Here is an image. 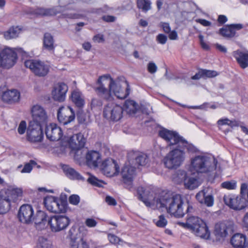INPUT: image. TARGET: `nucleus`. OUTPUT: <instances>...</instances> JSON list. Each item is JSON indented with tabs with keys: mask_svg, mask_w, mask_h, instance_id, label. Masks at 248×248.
Masks as SVG:
<instances>
[{
	"mask_svg": "<svg viewBox=\"0 0 248 248\" xmlns=\"http://www.w3.org/2000/svg\"><path fill=\"white\" fill-rule=\"evenodd\" d=\"M137 193L138 198L153 209L165 207L168 213L177 217H183L185 214L184 202L180 195L170 196L166 194L159 196L153 190L145 189L142 186L138 188Z\"/></svg>",
	"mask_w": 248,
	"mask_h": 248,
	"instance_id": "obj_1",
	"label": "nucleus"
},
{
	"mask_svg": "<svg viewBox=\"0 0 248 248\" xmlns=\"http://www.w3.org/2000/svg\"><path fill=\"white\" fill-rule=\"evenodd\" d=\"M217 160L213 156L202 155L191 159L189 170L194 174L209 173L216 170Z\"/></svg>",
	"mask_w": 248,
	"mask_h": 248,
	"instance_id": "obj_2",
	"label": "nucleus"
},
{
	"mask_svg": "<svg viewBox=\"0 0 248 248\" xmlns=\"http://www.w3.org/2000/svg\"><path fill=\"white\" fill-rule=\"evenodd\" d=\"M183 226L190 229L197 236L204 239L210 238V232L206 224L197 217H190L186 223H180Z\"/></svg>",
	"mask_w": 248,
	"mask_h": 248,
	"instance_id": "obj_3",
	"label": "nucleus"
},
{
	"mask_svg": "<svg viewBox=\"0 0 248 248\" xmlns=\"http://www.w3.org/2000/svg\"><path fill=\"white\" fill-rule=\"evenodd\" d=\"M186 146L182 147L177 145L176 147L170 151L163 159V162L166 168L169 169H176L179 167L184 162L186 158L185 150Z\"/></svg>",
	"mask_w": 248,
	"mask_h": 248,
	"instance_id": "obj_4",
	"label": "nucleus"
},
{
	"mask_svg": "<svg viewBox=\"0 0 248 248\" xmlns=\"http://www.w3.org/2000/svg\"><path fill=\"white\" fill-rule=\"evenodd\" d=\"M111 77L109 75L100 76L97 79L93 87V89L97 95L101 99L106 101H111L113 99L112 90L109 87L107 88L106 84L108 80L110 81Z\"/></svg>",
	"mask_w": 248,
	"mask_h": 248,
	"instance_id": "obj_5",
	"label": "nucleus"
},
{
	"mask_svg": "<svg viewBox=\"0 0 248 248\" xmlns=\"http://www.w3.org/2000/svg\"><path fill=\"white\" fill-rule=\"evenodd\" d=\"M16 189L9 187L0 191V214L8 212L11 207V202H15Z\"/></svg>",
	"mask_w": 248,
	"mask_h": 248,
	"instance_id": "obj_6",
	"label": "nucleus"
},
{
	"mask_svg": "<svg viewBox=\"0 0 248 248\" xmlns=\"http://www.w3.org/2000/svg\"><path fill=\"white\" fill-rule=\"evenodd\" d=\"M109 87L113 93L119 99L125 98L130 93V86L128 82L124 80H114L111 77L109 81Z\"/></svg>",
	"mask_w": 248,
	"mask_h": 248,
	"instance_id": "obj_7",
	"label": "nucleus"
},
{
	"mask_svg": "<svg viewBox=\"0 0 248 248\" xmlns=\"http://www.w3.org/2000/svg\"><path fill=\"white\" fill-rule=\"evenodd\" d=\"M124 108L114 103H109L104 108L103 115L107 119L113 122L120 120L123 117Z\"/></svg>",
	"mask_w": 248,
	"mask_h": 248,
	"instance_id": "obj_8",
	"label": "nucleus"
},
{
	"mask_svg": "<svg viewBox=\"0 0 248 248\" xmlns=\"http://www.w3.org/2000/svg\"><path fill=\"white\" fill-rule=\"evenodd\" d=\"M24 65L29 68L36 76L44 77L47 75L49 71V66L44 62L37 60H30L24 62Z\"/></svg>",
	"mask_w": 248,
	"mask_h": 248,
	"instance_id": "obj_9",
	"label": "nucleus"
},
{
	"mask_svg": "<svg viewBox=\"0 0 248 248\" xmlns=\"http://www.w3.org/2000/svg\"><path fill=\"white\" fill-rule=\"evenodd\" d=\"M16 48L5 47L0 51V68L9 69L15 64Z\"/></svg>",
	"mask_w": 248,
	"mask_h": 248,
	"instance_id": "obj_10",
	"label": "nucleus"
},
{
	"mask_svg": "<svg viewBox=\"0 0 248 248\" xmlns=\"http://www.w3.org/2000/svg\"><path fill=\"white\" fill-rule=\"evenodd\" d=\"M159 135L167 141L169 145L180 146L182 144V147H184L188 144L185 140L183 139L177 133L173 131L164 129L159 131Z\"/></svg>",
	"mask_w": 248,
	"mask_h": 248,
	"instance_id": "obj_11",
	"label": "nucleus"
},
{
	"mask_svg": "<svg viewBox=\"0 0 248 248\" xmlns=\"http://www.w3.org/2000/svg\"><path fill=\"white\" fill-rule=\"evenodd\" d=\"M43 139L42 125L30 122L27 130V139L31 142H40Z\"/></svg>",
	"mask_w": 248,
	"mask_h": 248,
	"instance_id": "obj_12",
	"label": "nucleus"
},
{
	"mask_svg": "<svg viewBox=\"0 0 248 248\" xmlns=\"http://www.w3.org/2000/svg\"><path fill=\"white\" fill-rule=\"evenodd\" d=\"M70 219L66 216L55 215L50 217L48 221L52 232H58L66 229L69 225Z\"/></svg>",
	"mask_w": 248,
	"mask_h": 248,
	"instance_id": "obj_13",
	"label": "nucleus"
},
{
	"mask_svg": "<svg viewBox=\"0 0 248 248\" xmlns=\"http://www.w3.org/2000/svg\"><path fill=\"white\" fill-rule=\"evenodd\" d=\"M233 224L231 222H223L217 223L215 227L214 234L218 240L223 239L233 231Z\"/></svg>",
	"mask_w": 248,
	"mask_h": 248,
	"instance_id": "obj_14",
	"label": "nucleus"
},
{
	"mask_svg": "<svg viewBox=\"0 0 248 248\" xmlns=\"http://www.w3.org/2000/svg\"><path fill=\"white\" fill-rule=\"evenodd\" d=\"M57 119L60 124L65 125L74 121L75 114L71 107L62 106L57 111Z\"/></svg>",
	"mask_w": 248,
	"mask_h": 248,
	"instance_id": "obj_15",
	"label": "nucleus"
},
{
	"mask_svg": "<svg viewBox=\"0 0 248 248\" xmlns=\"http://www.w3.org/2000/svg\"><path fill=\"white\" fill-rule=\"evenodd\" d=\"M31 111L32 120L30 122H34L41 125L47 122L48 117L47 112L41 106L34 105L31 107Z\"/></svg>",
	"mask_w": 248,
	"mask_h": 248,
	"instance_id": "obj_16",
	"label": "nucleus"
},
{
	"mask_svg": "<svg viewBox=\"0 0 248 248\" xmlns=\"http://www.w3.org/2000/svg\"><path fill=\"white\" fill-rule=\"evenodd\" d=\"M86 139L81 133L74 134L70 137L69 140L70 147L73 150H77L74 156L75 159H80V157H78V155L81 154V152L79 150L84 147Z\"/></svg>",
	"mask_w": 248,
	"mask_h": 248,
	"instance_id": "obj_17",
	"label": "nucleus"
},
{
	"mask_svg": "<svg viewBox=\"0 0 248 248\" xmlns=\"http://www.w3.org/2000/svg\"><path fill=\"white\" fill-rule=\"evenodd\" d=\"M133 164H126L123 168L121 174L125 187L131 190L133 187V180L135 176L136 168Z\"/></svg>",
	"mask_w": 248,
	"mask_h": 248,
	"instance_id": "obj_18",
	"label": "nucleus"
},
{
	"mask_svg": "<svg viewBox=\"0 0 248 248\" xmlns=\"http://www.w3.org/2000/svg\"><path fill=\"white\" fill-rule=\"evenodd\" d=\"M101 170L107 176L112 177L119 173V166L114 159L108 158L102 162Z\"/></svg>",
	"mask_w": 248,
	"mask_h": 248,
	"instance_id": "obj_19",
	"label": "nucleus"
},
{
	"mask_svg": "<svg viewBox=\"0 0 248 248\" xmlns=\"http://www.w3.org/2000/svg\"><path fill=\"white\" fill-rule=\"evenodd\" d=\"M60 201L53 196L46 197L44 200V204L47 210L51 212L60 213L65 211V207L60 203Z\"/></svg>",
	"mask_w": 248,
	"mask_h": 248,
	"instance_id": "obj_20",
	"label": "nucleus"
},
{
	"mask_svg": "<svg viewBox=\"0 0 248 248\" xmlns=\"http://www.w3.org/2000/svg\"><path fill=\"white\" fill-rule=\"evenodd\" d=\"M19 220L23 223L29 224L33 220L34 211L32 207L29 204H23L19 208L18 212Z\"/></svg>",
	"mask_w": 248,
	"mask_h": 248,
	"instance_id": "obj_21",
	"label": "nucleus"
},
{
	"mask_svg": "<svg viewBox=\"0 0 248 248\" xmlns=\"http://www.w3.org/2000/svg\"><path fill=\"white\" fill-rule=\"evenodd\" d=\"M196 198L200 203L208 207H211L214 204V199L212 189L209 187L204 188L199 192L196 195Z\"/></svg>",
	"mask_w": 248,
	"mask_h": 248,
	"instance_id": "obj_22",
	"label": "nucleus"
},
{
	"mask_svg": "<svg viewBox=\"0 0 248 248\" xmlns=\"http://www.w3.org/2000/svg\"><path fill=\"white\" fill-rule=\"evenodd\" d=\"M45 132L46 138L50 141H58L63 135L61 127L54 123L46 125Z\"/></svg>",
	"mask_w": 248,
	"mask_h": 248,
	"instance_id": "obj_23",
	"label": "nucleus"
},
{
	"mask_svg": "<svg viewBox=\"0 0 248 248\" xmlns=\"http://www.w3.org/2000/svg\"><path fill=\"white\" fill-rule=\"evenodd\" d=\"M225 203L230 208L240 210L244 209L246 206V200L241 197H237L232 198L229 196H224L223 198Z\"/></svg>",
	"mask_w": 248,
	"mask_h": 248,
	"instance_id": "obj_24",
	"label": "nucleus"
},
{
	"mask_svg": "<svg viewBox=\"0 0 248 248\" xmlns=\"http://www.w3.org/2000/svg\"><path fill=\"white\" fill-rule=\"evenodd\" d=\"M127 158L129 164H137L139 165L144 166L149 161L148 156L146 154L136 152H131L128 154Z\"/></svg>",
	"mask_w": 248,
	"mask_h": 248,
	"instance_id": "obj_25",
	"label": "nucleus"
},
{
	"mask_svg": "<svg viewBox=\"0 0 248 248\" xmlns=\"http://www.w3.org/2000/svg\"><path fill=\"white\" fill-rule=\"evenodd\" d=\"M68 86L63 83L57 84L52 91V98L55 101L62 102L65 99Z\"/></svg>",
	"mask_w": 248,
	"mask_h": 248,
	"instance_id": "obj_26",
	"label": "nucleus"
},
{
	"mask_svg": "<svg viewBox=\"0 0 248 248\" xmlns=\"http://www.w3.org/2000/svg\"><path fill=\"white\" fill-rule=\"evenodd\" d=\"M46 214L42 211L37 212L36 215L33 216V220L35 224V227L38 230H42L46 227L49 219Z\"/></svg>",
	"mask_w": 248,
	"mask_h": 248,
	"instance_id": "obj_27",
	"label": "nucleus"
},
{
	"mask_svg": "<svg viewBox=\"0 0 248 248\" xmlns=\"http://www.w3.org/2000/svg\"><path fill=\"white\" fill-rule=\"evenodd\" d=\"M232 55L240 67L245 69L248 67V51L238 49L233 52Z\"/></svg>",
	"mask_w": 248,
	"mask_h": 248,
	"instance_id": "obj_28",
	"label": "nucleus"
},
{
	"mask_svg": "<svg viewBox=\"0 0 248 248\" xmlns=\"http://www.w3.org/2000/svg\"><path fill=\"white\" fill-rule=\"evenodd\" d=\"M243 27L241 24H231L220 29L219 33L225 37H233L235 34V30H240Z\"/></svg>",
	"mask_w": 248,
	"mask_h": 248,
	"instance_id": "obj_29",
	"label": "nucleus"
},
{
	"mask_svg": "<svg viewBox=\"0 0 248 248\" xmlns=\"http://www.w3.org/2000/svg\"><path fill=\"white\" fill-rule=\"evenodd\" d=\"M231 245L234 248H245L247 246L246 237L241 233H236L231 238Z\"/></svg>",
	"mask_w": 248,
	"mask_h": 248,
	"instance_id": "obj_30",
	"label": "nucleus"
},
{
	"mask_svg": "<svg viewBox=\"0 0 248 248\" xmlns=\"http://www.w3.org/2000/svg\"><path fill=\"white\" fill-rule=\"evenodd\" d=\"M87 165L90 167H96L101 161V156L98 152L92 151L89 152L86 156Z\"/></svg>",
	"mask_w": 248,
	"mask_h": 248,
	"instance_id": "obj_31",
	"label": "nucleus"
},
{
	"mask_svg": "<svg viewBox=\"0 0 248 248\" xmlns=\"http://www.w3.org/2000/svg\"><path fill=\"white\" fill-rule=\"evenodd\" d=\"M62 170L65 175L70 179L79 181L84 180L83 177L78 171L68 165H63Z\"/></svg>",
	"mask_w": 248,
	"mask_h": 248,
	"instance_id": "obj_32",
	"label": "nucleus"
},
{
	"mask_svg": "<svg viewBox=\"0 0 248 248\" xmlns=\"http://www.w3.org/2000/svg\"><path fill=\"white\" fill-rule=\"evenodd\" d=\"M71 234L70 248H88L87 244L83 241L81 237H76L73 235L72 230L69 231Z\"/></svg>",
	"mask_w": 248,
	"mask_h": 248,
	"instance_id": "obj_33",
	"label": "nucleus"
},
{
	"mask_svg": "<svg viewBox=\"0 0 248 248\" xmlns=\"http://www.w3.org/2000/svg\"><path fill=\"white\" fill-rule=\"evenodd\" d=\"M71 100L75 105L79 108H82L85 104L84 97L82 93L78 90L74 91L71 93Z\"/></svg>",
	"mask_w": 248,
	"mask_h": 248,
	"instance_id": "obj_34",
	"label": "nucleus"
},
{
	"mask_svg": "<svg viewBox=\"0 0 248 248\" xmlns=\"http://www.w3.org/2000/svg\"><path fill=\"white\" fill-rule=\"evenodd\" d=\"M43 47L49 51H53L54 50V40L52 35L49 33L46 32L44 34Z\"/></svg>",
	"mask_w": 248,
	"mask_h": 248,
	"instance_id": "obj_35",
	"label": "nucleus"
},
{
	"mask_svg": "<svg viewBox=\"0 0 248 248\" xmlns=\"http://www.w3.org/2000/svg\"><path fill=\"white\" fill-rule=\"evenodd\" d=\"M124 110L129 114H135L139 108L138 104L132 100H127L124 105Z\"/></svg>",
	"mask_w": 248,
	"mask_h": 248,
	"instance_id": "obj_36",
	"label": "nucleus"
},
{
	"mask_svg": "<svg viewBox=\"0 0 248 248\" xmlns=\"http://www.w3.org/2000/svg\"><path fill=\"white\" fill-rule=\"evenodd\" d=\"M16 97V89L7 90L3 92L2 95L1 99L2 101L5 103L11 104L15 101Z\"/></svg>",
	"mask_w": 248,
	"mask_h": 248,
	"instance_id": "obj_37",
	"label": "nucleus"
},
{
	"mask_svg": "<svg viewBox=\"0 0 248 248\" xmlns=\"http://www.w3.org/2000/svg\"><path fill=\"white\" fill-rule=\"evenodd\" d=\"M137 7L144 12H147L151 9V2L150 0H137Z\"/></svg>",
	"mask_w": 248,
	"mask_h": 248,
	"instance_id": "obj_38",
	"label": "nucleus"
},
{
	"mask_svg": "<svg viewBox=\"0 0 248 248\" xmlns=\"http://www.w3.org/2000/svg\"><path fill=\"white\" fill-rule=\"evenodd\" d=\"M184 184L187 188L191 190L197 188L199 186L197 179L192 177L187 178Z\"/></svg>",
	"mask_w": 248,
	"mask_h": 248,
	"instance_id": "obj_39",
	"label": "nucleus"
},
{
	"mask_svg": "<svg viewBox=\"0 0 248 248\" xmlns=\"http://www.w3.org/2000/svg\"><path fill=\"white\" fill-rule=\"evenodd\" d=\"M39 248H52L51 241L44 236H40L38 239Z\"/></svg>",
	"mask_w": 248,
	"mask_h": 248,
	"instance_id": "obj_40",
	"label": "nucleus"
},
{
	"mask_svg": "<svg viewBox=\"0 0 248 248\" xmlns=\"http://www.w3.org/2000/svg\"><path fill=\"white\" fill-rule=\"evenodd\" d=\"M36 14L41 16H54L56 15L57 12L52 9L40 8L36 10Z\"/></svg>",
	"mask_w": 248,
	"mask_h": 248,
	"instance_id": "obj_41",
	"label": "nucleus"
},
{
	"mask_svg": "<svg viewBox=\"0 0 248 248\" xmlns=\"http://www.w3.org/2000/svg\"><path fill=\"white\" fill-rule=\"evenodd\" d=\"M186 173L184 170H179L177 172L175 181L178 183H181L184 182L186 180L187 178Z\"/></svg>",
	"mask_w": 248,
	"mask_h": 248,
	"instance_id": "obj_42",
	"label": "nucleus"
},
{
	"mask_svg": "<svg viewBox=\"0 0 248 248\" xmlns=\"http://www.w3.org/2000/svg\"><path fill=\"white\" fill-rule=\"evenodd\" d=\"M37 165V163L34 160H31L28 163H26L24 168L21 170L22 173H29L31 171L33 166Z\"/></svg>",
	"mask_w": 248,
	"mask_h": 248,
	"instance_id": "obj_43",
	"label": "nucleus"
},
{
	"mask_svg": "<svg viewBox=\"0 0 248 248\" xmlns=\"http://www.w3.org/2000/svg\"><path fill=\"white\" fill-rule=\"evenodd\" d=\"M87 181L93 186L98 187H101L104 184L103 181L98 180L96 177L91 176L87 180Z\"/></svg>",
	"mask_w": 248,
	"mask_h": 248,
	"instance_id": "obj_44",
	"label": "nucleus"
},
{
	"mask_svg": "<svg viewBox=\"0 0 248 248\" xmlns=\"http://www.w3.org/2000/svg\"><path fill=\"white\" fill-rule=\"evenodd\" d=\"M4 36L7 40L14 38L16 36V29L14 27L11 28L8 31L4 32Z\"/></svg>",
	"mask_w": 248,
	"mask_h": 248,
	"instance_id": "obj_45",
	"label": "nucleus"
},
{
	"mask_svg": "<svg viewBox=\"0 0 248 248\" xmlns=\"http://www.w3.org/2000/svg\"><path fill=\"white\" fill-rule=\"evenodd\" d=\"M155 223L157 227L163 228L167 224V220L163 215H160Z\"/></svg>",
	"mask_w": 248,
	"mask_h": 248,
	"instance_id": "obj_46",
	"label": "nucleus"
},
{
	"mask_svg": "<svg viewBox=\"0 0 248 248\" xmlns=\"http://www.w3.org/2000/svg\"><path fill=\"white\" fill-rule=\"evenodd\" d=\"M221 186L223 188L228 189H234L236 187V183L235 181H227L222 183Z\"/></svg>",
	"mask_w": 248,
	"mask_h": 248,
	"instance_id": "obj_47",
	"label": "nucleus"
},
{
	"mask_svg": "<svg viewBox=\"0 0 248 248\" xmlns=\"http://www.w3.org/2000/svg\"><path fill=\"white\" fill-rule=\"evenodd\" d=\"M27 129L28 127L27 126L26 121H22L18 125L17 131L19 134L22 135L24 134L26 131L27 132Z\"/></svg>",
	"mask_w": 248,
	"mask_h": 248,
	"instance_id": "obj_48",
	"label": "nucleus"
},
{
	"mask_svg": "<svg viewBox=\"0 0 248 248\" xmlns=\"http://www.w3.org/2000/svg\"><path fill=\"white\" fill-rule=\"evenodd\" d=\"M202 73L203 77L213 78L217 76V73L216 71L208 70L202 69Z\"/></svg>",
	"mask_w": 248,
	"mask_h": 248,
	"instance_id": "obj_49",
	"label": "nucleus"
},
{
	"mask_svg": "<svg viewBox=\"0 0 248 248\" xmlns=\"http://www.w3.org/2000/svg\"><path fill=\"white\" fill-rule=\"evenodd\" d=\"M103 105L102 101L100 98H93L91 102L92 107H100Z\"/></svg>",
	"mask_w": 248,
	"mask_h": 248,
	"instance_id": "obj_50",
	"label": "nucleus"
},
{
	"mask_svg": "<svg viewBox=\"0 0 248 248\" xmlns=\"http://www.w3.org/2000/svg\"><path fill=\"white\" fill-rule=\"evenodd\" d=\"M85 224L88 227L93 228L96 226L97 222L93 218H88L86 219Z\"/></svg>",
	"mask_w": 248,
	"mask_h": 248,
	"instance_id": "obj_51",
	"label": "nucleus"
},
{
	"mask_svg": "<svg viewBox=\"0 0 248 248\" xmlns=\"http://www.w3.org/2000/svg\"><path fill=\"white\" fill-rule=\"evenodd\" d=\"M80 201L79 197L77 195H72L69 198V202L74 205H77Z\"/></svg>",
	"mask_w": 248,
	"mask_h": 248,
	"instance_id": "obj_52",
	"label": "nucleus"
},
{
	"mask_svg": "<svg viewBox=\"0 0 248 248\" xmlns=\"http://www.w3.org/2000/svg\"><path fill=\"white\" fill-rule=\"evenodd\" d=\"M156 39L158 43L164 45L167 41V37L163 34H159L156 36Z\"/></svg>",
	"mask_w": 248,
	"mask_h": 248,
	"instance_id": "obj_53",
	"label": "nucleus"
},
{
	"mask_svg": "<svg viewBox=\"0 0 248 248\" xmlns=\"http://www.w3.org/2000/svg\"><path fill=\"white\" fill-rule=\"evenodd\" d=\"M147 68L148 71L151 74L155 73L157 70V66L153 62H150L148 63Z\"/></svg>",
	"mask_w": 248,
	"mask_h": 248,
	"instance_id": "obj_54",
	"label": "nucleus"
},
{
	"mask_svg": "<svg viewBox=\"0 0 248 248\" xmlns=\"http://www.w3.org/2000/svg\"><path fill=\"white\" fill-rule=\"evenodd\" d=\"M17 56H20L21 57L22 59H24L26 58H27L28 54V53L24 51L21 48H17L16 47V57Z\"/></svg>",
	"mask_w": 248,
	"mask_h": 248,
	"instance_id": "obj_55",
	"label": "nucleus"
},
{
	"mask_svg": "<svg viewBox=\"0 0 248 248\" xmlns=\"http://www.w3.org/2000/svg\"><path fill=\"white\" fill-rule=\"evenodd\" d=\"M200 40V44L202 47L206 50H208L210 49V47L209 45L206 43L203 40V36L202 35H200L199 36Z\"/></svg>",
	"mask_w": 248,
	"mask_h": 248,
	"instance_id": "obj_56",
	"label": "nucleus"
},
{
	"mask_svg": "<svg viewBox=\"0 0 248 248\" xmlns=\"http://www.w3.org/2000/svg\"><path fill=\"white\" fill-rule=\"evenodd\" d=\"M108 239L109 241L113 244H117L120 241V238L114 234H108Z\"/></svg>",
	"mask_w": 248,
	"mask_h": 248,
	"instance_id": "obj_57",
	"label": "nucleus"
},
{
	"mask_svg": "<svg viewBox=\"0 0 248 248\" xmlns=\"http://www.w3.org/2000/svg\"><path fill=\"white\" fill-rule=\"evenodd\" d=\"M105 201L109 205H116L117 204V202L116 200L112 197L107 196L106 197Z\"/></svg>",
	"mask_w": 248,
	"mask_h": 248,
	"instance_id": "obj_58",
	"label": "nucleus"
},
{
	"mask_svg": "<svg viewBox=\"0 0 248 248\" xmlns=\"http://www.w3.org/2000/svg\"><path fill=\"white\" fill-rule=\"evenodd\" d=\"M102 19L104 21L108 22H112L115 21L116 17L112 16H104L102 17Z\"/></svg>",
	"mask_w": 248,
	"mask_h": 248,
	"instance_id": "obj_59",
	"label": "nucleus"
},
{
	"mask_svg": "<svg viewBox=\"0 0 248 248\" xmlns=\"http://www.w3.org/2000/svg\"><path fill=\"white\" fill-rule=\"evenodd\" d=\"M161 26L165 33H169L170 32V27L169 23L165 22L162 23Z\"/></svg>",
	"mask_w": 248,
	"mask_h": 248,
	"instance_id": "obj_60",
	"label": "nucleus"
},
{
	"mask_svg": "<svg viewBox=\"0 0 248 248\" xmlns=\"http://www.w3.org/2000/svg\"><path fill=\"white\" fill-rule=\"evenodd\" d=\"M93 41L97 43H101L104 41V36L101 34H97L93 38Z\"/></svg>",
	"mask_w": 248,
	"mask_h": 248,
	"instance_id": "obj_61",
	"label": "nucleus"
},
{
	"mask_svg": "<svg viewBox=\"0 0 248 248\" xmlns=\"http://www.w3.org/2000/svg\"><path fill=\"white\" fill-rule=\"evenodd\" d=\"M196 21L197 23H199L201 24H202V25H203L204 26H206V27L209 26L211 24L210 22H209L205 19H197L196 20Z\"/></svg>",
	"mask_w": 248,
	"mask_h": 248,
	"instance_id": "obj_62",
	"label": "nucleus"
},
{
	"mask_svg": "<svg viewBox=\"0 0 248 248\" xmlns=\"http://www.w3.org/2000/svg\"><path fill=\"white\" fill-rule=\"evenodd\" d=\"M214 46H215L216 48L219 51L223 53L227 52V48L224 46H223L218 43L214 44Z\"/></svg>",
	"mask_w": 248,
	"mask_h": 248,
	"instance_id": "obj_63",
	"label": "nucleus"
},
{
	"mask_svg": "<svg viewBox=\"0 0 248 248\" xmlns=\"http://www.w3.org/2000/svg\"><path fill=\"white\" fill-rule=\"evenodd\" d=\"M169 37L170 40H177L178 39L177 33L175 31H172L169 33Z\"/></svg>",
	"mask_w": 248,
	"mask_h": 248,
	"instance_id": "obj_64",
	"label": "nucleus"
}]
</instances>
